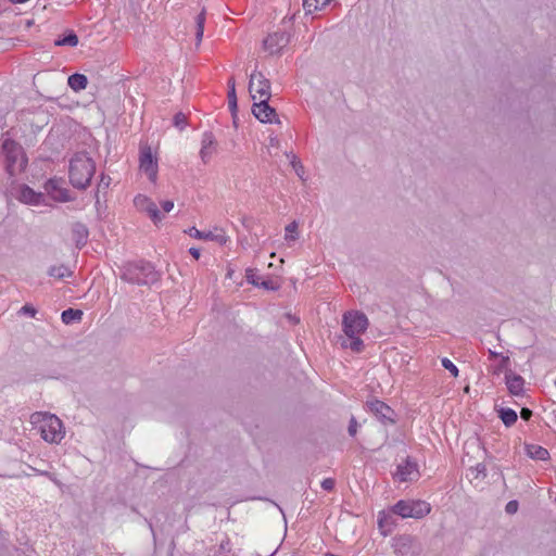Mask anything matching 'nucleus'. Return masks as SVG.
<instances>
[{
    "instance_id": "f257e3e1",
    "label": "nucleus",
    "mask_w": 556,
    "mask_h": 556,
    "mask_svg": "<svg viewBox=\"0 0 556 556\" xmlns=\"http://www.w3.org/2000/svg\"><path fill=\"white\" fill-rule=\"evenodd\" d=\"M29 421L38 429L41 439L50 444H59L65 437V428L62 420L48 412H35Z\"/></svg>"
},
{
    "instance_id": "f03ea898",
    "label": "nucleus",
    "mask_w": 556,
    "mask_h": 556,
    "mask_svg": "<svg viewBox=\"0 0 556 556\" xmlns=\"http://www.w3.org/2000/svg\"><path fill=\"white\" fill-rule=\"evenodd\" d=\"M96 172L93 160L86 153H76L70 162V181L77 189H86Z\"/></svg>"
},
{
    "instance_id": "7ed1b4c3",
    "label": "nucleus",
    "mask_w": 556,
    "mask_h": 556,
    "mask_svg": "<svg viewBox=\"0 0 556 556\" xmlns=\"http://www.w3.org/2000/svg\"><path fill=\"white\" fill-rule=\"evenodd\" d=\"M121 279L134 285H151L159 280V274L149 262H129L122 268Z\"/></svg>"
},
{
    "instance_id": "20e7f679",
    "label": "nucleus",
    "mask_w": 556,
    "mask_h": 556,
    "mask_svg": "<svg viewBox=\"0 0 556 556\" xmlns=\"http://www.w3.org/2000/svg\"><path fill=\"white\" fill-rule=\"evenodd\" d=\"M2 153L5 170L10 176H14L25 168L27 160L17 142L5 139L2 143Z\"/></svg>"
},
{
    "instance_id": "39448f33",
    "label": "nucleus",
    "mask_w": 556,
    "mask_h": 556,
    "mask_svg": "<svg viewBox=\"0 0 556 556\" xmlns=\"http://www.w3.org/2000/svg\"><path fill=\"white\" fill-rule=\"evenodd\" d=\"M392 513L402 518L420 519L427 516L430 510V504L425 501H399L392 507Z\"/></svg>"
},
{
    "instance_id": "423d86ee",
    "label": "nucleus",
    "mask_w": 556,
    "mask_h": 556,
    "mask_svg": "<svg viewBox=\"0 0 556 556\" xmlns=\"http://www.w3.org/2000/svg\"><path fill=\"white\" fill-rule=\"evenodd\" d=\"M368 325L367 316L358 311L346 312L342 318V328L346 337L361 336Z\"/></svg>"
},
{
    "instance_id": "0eeeda50",
    "label": "nucleus",
    "mask_w": 556,
    "mask_h": 556,
    "mask_svg": "<svg viewBox=\"0 0 556 556\" xmlns=\"http://www.w3.org/2000/svg\"><path fill=\"white\" fill-rule=\"evenodd\" d=\"M249 91L252 94V98L255 100L258 94V99H269L270 98V81L269 79L262 73L254 71L250 75L249 81Z\"/></svg>"
},
{
    "instance_id": "6e6552de",
    "label": "nucleus",
    "mask_w": 556,
    "mask_h": 556,
    "mask_svg": "<svg viewBox=\"0 0 556 556\" xmlns=\"http://www.w3.org/2000/svg\"><path fill=\"white\" fill-rule=\"evenodd\" d=\"M139 161L140 169L154 182L157 177V162L153 157L150 147H141Z\"/></svg>"
},
{
    "instance_id": "1a4fd4ad",
    "label": "nucleus",
    "mask_w": 556,
    "mask_h": 556,
    "mask_svg": "<svg viewBox=\"0 0 556 556\" xmlns=\"http://www.w3.org/2000/svg\"><path fill=\"white\" fill-rule=\"evenodd\" d=\"M134 204L139 211L146 212L154 224L162 220L163 216L161 215L156 204L150 198L138 194L134 199Z\"/></svg>"
},
{
    "instance_id": "9d476101",
    "label": "nucleus",
    "mask_w": 556,
    "mask_h": 556,
    "mask_svg": "<svg viewBox=\"0 0 556 556\" xmlns=\"http://www.w3.org/2000/svg\"><path fill=\"white\" fill-rule=\"evenodd\" d=\"M419 476L417 464L410 459V457H406V459L397 465L396 472L394 477L401 482L413 481L417 479Z\"/></svg>"
},
{
    "instance_id": "9b49d317",
    "label": "nucleus",
    "mask_w": 556,
    "mask_h": 556,
    "mask_svg": "<svg viewBox=\"0 0 556 556\" xmlns=\"http://www.w3.org/2000/svg\"><path fill=\"white\" fill-rule=\"evenodd\" d=\"M268 100L262 99L253 104L252 113L261 123H273L276 119V110L268 105Z\"/></svg>"
},
{
    "instance_id": "f8f14e48",
    "label": "nucleus",
    "mask_w": 556,
    "mask_h": 556,
    "mask_svg": "<svg viewBox=\"0 0 556 556\" xmlns=\"http://www.w3.org/2000/svg\"><path fill=\"white\" fill-rule=\"evenodd\" d=\"M367 406L369 407L370 412L374 413V415L382 422H394V410L384 402L379 400H371L367 402Z\"/></svg>"
},
{
    "instance_id": "ddd939ff",
    "label": "nucleus",
    "mask_w": 556,
    "mask_h": 556,
    "mask_svg": "<svg viewBox=\"0 0 556 556\" xmlns=\"http://www.w3.org/2000/svg\"><path fill=\"white\" fill-rule=\"evenodd\" d=\"M216 152V140L212 132H204L201 140L200 157L204 164L208 163Z\"/></svg>"
},
{
    "instance_id": "4468645a",
    "label": "nucleus",
    "mask_w": 556,
    "mask_h": 556,
    "mask_svg": "<svg viewBox=\"0 0 556 556\" xmlns=\"http://www.w3.org/2000/svg\"><path fill=\"white\" fill-rule=\"evenodd\" d=\"M505 383L508 392L514 396H521L525 392V379L513 370H506Z\"/></svg>"
},
{
    "instance_id": "2eb2a0df",
    "label": "nucleus",
    "mask_w": 556,
    "mask_h": 556,
    "mask_svg": "<svg viewBox=\"0 0 556 556\" xmlns=\"http://www.w3.org/2000/svg\"><path fill=\"white\" fill-rule=\"evenodd\" d=\"M45 191L53 199L59 202L70 201L68 191L58 187L55 180L50 179L45 184Z\"/></svg>"
},
{
    "instance_id": "dca6fc26",
    "label": "nucleus",
    "mask_w": 556,
    "mask_h": 556,
    "mask_svg": "<svg viewBox=\"0 0 556 556\" xmlns=\"http://www.w3.org/2000/svg\"><path fill=\"white\" fill-rule=\"evenodd\" d=\"M88 237L89 231L86 225L83 223H74L72 225V239L74 240L77 249H81L86 245Z\"/></svg>"
},
{
    "instance_id": "f3484780",
    "label": "nucleus",
    "mask_w": 556,
    "mask_h": 556,
    "mask_svg": "<svg viewBox=\"0 0 556 556\" xmlns=\"http://www.w3.org/2000/svg\"><path fill=\"white\" fill-rule=\"evenodd\" d=\"M188 235L197 238V239H204V240H212L216 241L219 244H225L227 242V237L223 231L215 233L213 231H200L195 227H191L188 231Z\"/></svg>"
},
{
    "instance_id": "a211bd4d",
    "label": "nucleus",
    "mask_w": 556,
    "mask_h": 556,
    "mask_svg": "<svg viewBox=\"0 0 556 556\" xmlns=\"http://www.w3.org/2000/svg\"><path fill=\"white\" fill-rule=\"evenodd\" d=\"M245 278L248 282L256 287H263L266 290H275L273 280L261 277L256 269L248 268L245 270Z\"/></svg>"
},
{
    "instance_id": "6ab92c4d",
    "label": "nucleus",
    "mask_w": 556,
    "mask_h": 556,
    "mask_svg": "<svg viewBox=\"0 0 556 556\" xmlns=\"http://www.w3.org/2000/svg\"><path fill=\"white\" fill-rule=\"evenodd\" d=\"M43 199H45L43 193H40V192L37 193L28 186H24L21 189L20 200L26 204L37 205V204H40L43 201Z\"/></svg>"
},
{
    "instance_id": "aec40b11",
    "label": "nucleus",
    "mask_w": 556,
    "mask_h": 556,
    "mask_svg": "<svg viewBox=\"0 0 556 556\" xmlns=\"http://www.w3.org/2000/svg\"><path fill=\"white\" fill-rule=\"evenodd\" d=\"M299 239V224L296 220L291 222L285 227L283 241L288 247H292Z\"/></svg>"
},
{
    "instance_id": "412c9836",
    "label": "nucleus",
    "mask_w": 556,
    "mask_h": 556,
    "mask_svg": "<svg viewBox=\"0 0 556 556\" xmlns=\"http://www.w3.org/2000/svg\"><path fill=\"white\" fill-rule=\"evenodd\" d=\"M527 455L532 459L547 460L549 458L548 451L540 445L526 444Z\"/></svg>"
},
{
    "instance_id": "4be33fe9",
    "label": "nucleus",
    "mask_w": 556,
    "mask_h": 556,
    "mask_svg": "<svg viewBox=\"0 0 556 556\" xmlns=\"http://www.w3.org/2000/svg\"><path fill=\"white\" fill-rule=\"evenodd\" d=\"M228 106L233 117V123L236 124V113L238 109L237 103V94H236V80L233 77H231L228 80Z\"/></svg>"
},
{
    "instance_id": "5701e85b",
    "label": "nucleus",
    "mask_w": 556,
    "mask_h": 556,
    "mask_svg": "<svg viewBox=\"0 0 556 556\" xmlns=\"http://www.w3.org/2000/svg\"><path fill=\"white\" fill-rule=\"evenodd\" d=\"M67 83L74 91H80L86 89L88 79L84 74L75 73L68 77Z\"/></svg>"
},
{
    "instance_id": "b1692460",
    "label": "nucleus",
    "mask_w": 556,
    "mask_h": 556,
    "mask_svg": "<svg viewBox=\"0 0 556 556\" xmlns=\"http://www.w3.org/2000/svg\"><path fill=\"white\" fill-rule=\"evenodd\" d=\"M341 346L343 349H351L353 352L359 353L364 349V342L359 336L346 337L342 340Z\"/></svg>"
},
{
    "instance_id": "393cba45",
    "label": "nucleus",
    "mask_w": 556,
    "mask_h": 556,
    "mask_svg": "<svg viewBox=\"0 0 556 556\" xmlns=\"http://www.w3.org/2000/svg\"><path fill=\"white\" fill-rule=\"evenodd\" d=\"M267 134V141L265 143V151L269 156H275L277 154V142H278V139H277V136L275 135V131L270 128H267L266 131Z\"/></svg>"
},
{
    "instance_id": "a878e982",
    "label": "nucleus",
    "mask_w": 556,
    "mask_h": 556,
    "mask_svg": "<svg viewBox=\"0 0 556 556\" xmlns=\"http://www.w3.org/2000/svg\"><path fill=\"white\" fill-rule=\"evenodd\" d=\"M394 526V519L392 515L380 514L378 517V527L381 530V533L386 536L392 531V527Z\"/></svg>"
},
{
    "instance_id": "bb28decb",
    "label": "nucleus",
    "mask_w": 556,
    "mask_h": 556,
    "mask_svg": "<svg viewBox=\"0 0 556 556\" xmlns=\"http://www.w3.org/2000/svg\"><path fill=\"white\" fill-rule=\"evenodd\" d=\"M498 417L506 427L513 426L517 421V413L511 408H500L497 410Z\"/></svg>"
},
{
    "instance_id": "cd10ccee",
    "label": "nucleus",
    "mask_w": 556,
    "mask_h": 556,
    "mask_svg": "<svg viewBox=\"0 0 556 556\" xmlns=\"http://www.w3.org/2000/svg\"><path fill=\"white\" fill-rule=\"evenodd\" d=\"M263 49L270 55H274L278 52V35L276 33L269 34L263 40Z\"/></svg>"
},
{
    "instance_id": "c85d7f7f",
    "label": "nucleus",
    "mask_w": 556,
    "mask_h": 556,
    "mask_svg": "<svg viewBox=\"0 0 556 556\" xmlns=\"http://www.w3.org/2000/svg\"><path fill=\"white\" fill-rule=\"evenodd\" d=\"M205 24V9H203L195 17V43L199 46L202 41Z\"/></svg>"
},
{
    "instance_id": "c756f323",
    "label": "nucleus",
    "mask_w": 556,
    "mask_h": 556,
    "mask_svg": "<svg viewBox=\"0 0 556 556\" xmlns=\"http://www.w3.org/2000/svg\"><path fill=\"white\" fill-rule=\"evenodd\" d=\"M286 156L288 159H290V165L292 166V168L294 169L295 174L298 175V177L302 180V181H305V169H304V166L302 165L301 161L298 159V156L295 154H293L292 152L288 153L286 152Z\"/></svg>"
},
{
    "instance_id": "7c9ffc66",
    "label": "nucleus",
    "mask_w": 556,
    "mask_h": 556,
    "mask_svg": "<svg viewBox=\"0 0 556 556\" xmlns=\"http://www.w3.org/2000/svg\"><path fill=\"white\" fill-rule=\"evenodd\" d=\"M83 317V312L80 309L67 308L62 312L61 318L62 321L66 325L72 324L74 321H79Z\"/></svg>"
},
{
    "instance_id": "2f4dec72",
    "label": "nucleus",
    "mask_w": 556,
    "mask_h": 556,
    "mask_svg": "<svg viewBox=\"0 0 556 556\" xmlns=\"http://www.w3.org/2000/svg\"><path fill=\"white\" fill-rule=\"evenodd\" d=\"M48 273H49V276L58 278V279H63V278L72 276V271L65 265L51 266Z\"/></svg>"
},
{
    "instance_id": "473e14b6",
    "label": "nucleus",
    "mask_w": 556,
    "mask_h": 556,
    "mask_svg": "<svg viewBox=\"0 0 556 556\" xmlns=\"http://www.w3.org/2000/svg\"><path fill=\"white\" fill-rule=\"evenodd\" d=\"M328 3L325 0H303V9L306 14H312L317 10H321Z\"/></svg>"
},
{
    "instance_id": "72a5a7b5",
    "label": "nucleus",
    "mask_w": 556,
    "mask_h": 556,
    "mask_svg": "<svg viewBox=\"0 0 556 556\" xmlns=\"http://www.w3.org/2000/svg\"><path fill=\"white\" fill-rule=\"evenodd\" d=\"M56 46L76 47L78 45V37L74 31H70L63 38L55 40Z\"/></svg>"
},
{
    "instance_id": "f704fd0d",
    "label": "nucleus",
    "mask_w": 556,
    "mask_h": 556,
    "mask_svg": "<svg viewBox=\"0 0 556 556\" xmlns=\"http://www.w3.org/2000/svg\"><path fill=\"white\" fill-rule=\"evenodd\" d=\"M441 363H442V366L446 370H448L454 377L458 376V372H459L458 368L455 366V364L452 361H450L448 358L444 357V358H442Z\"/></svg>"
},
{
    "instance_id": "c9c22d12",
    "label": "nucleus",
    "mask_w": 556,
    "mask_h": 556,
    "mask_svg": "<svg viewBox=\"0 0 556 556\" xmlns=\"http://www.w3.org/2000/svg\"><path fill=\"white\" fill-rule=\"evenodd\" d=\"M174 125L179 128V129H184L185 126L187 125V117L184 113L179 112L177 114H175L174 116Z\"/></svg>"
},
{
    "instance_id": "e433bc0d",
    "label": "nucleus",
    "mask_w": 556,
    "mask_h": 556,
    "mask_svg": "<svg viewBox=\"0 0 556 556\" xmlns=\"http://www.w3.org/2000/svg\"><path fill=\"white\" fill-rule=\"evenodd\" d=\"M293 35L290 31L285 30L283 33H280V52L282 51V48L289 43L292 42Z\"/></svg>"
},
{
    "instance_id": "4c0bfd02",
    "label": "nucleus",
    "mask_w": 556,
    "mask_h": 556,
    "mask_svg": "<svg viewBox=\"0 0 556 556\" xmlns=\"http://www.w3.org/2000/svg\"><path fill=\"white\" fill-rule=\"evenodd\" d=\"M283 317L287 320V323L291 326L299 325L300 320H301L299 315H296L295 313H291V312L285 313Z\"/></svg>"
},
{
    "instance_id": "58836bf2",
    "label": "nucleus",
    "mask_w": 556,
    "mask_h": 556,
    "mask_svg": "<svg viewBox=\"0 0 556 556\" xmlns=\"http://www.w3.org/2000/svg\"><path fill=\"white\" fill-rule=\"evenodd\" d=\"M20 314H23V315H28L30 317H35L36 314H37V309L30 305V304H25L18 312Z\"/></svg>"
},
{
    "instance_id": "ea45409f",
    "label": "nucleus",
    "mask_w": 556,
    "mask_h": 556,
    "mask_svg": "<svg viewBox=\"0 0 556 556\" xmlns=\"http://www.w3.org/2000/svg\"><path fill=\"white\" fill-rule=\"evenodd\" d=\"M518 507H519V503H518L516 500H511V501H509V502L506 504V506H505V511H506L508 515H514L515 513H517Z\"/></svg>"
},
{
    "instance_id": "a19ab883",
    "label": "nucleus",
    "mask_w": 556,
    "mask_h": 556,
    "mask_svg": "<svg viewBox=\"0 0 556 556\" xmlns=\"http://www.w3.org/2000/svg\"><path fill=\"white\" fill-rule=\"evenodd\" d=\"M412 538L408 535L399 539V551L403 553V549H407L410 545Z\"/></svg>"
},
{
    "instance_id": "79ce46f5",
    "label": "nucleus",
    "mask_w": 556,
    "mask_h": 556,
    "mask_svg": "<svg viewBox=\"0 0 556 556\" xmlns=\"http://www.w3.org/2000/svg\"><path fill=\"white\" fill-rule=\"evenodd\" d=\"M334 480L332 478H326L321 481V488L326 491H332L334 489Z\"/></svg>"
},
{
    "instance_id": "37998d69",
    "label": "nucleus",
    "mask_w": 556,
    "mask_h": 556,
    "mask_svg": "<svg viewBox=\"0 0 556 556\" xmlns=\"http://www.w3.org/2000/svg\"><path fill=\"white\" fill-rule=\"evenodd\" d=\"M508 365H509V357L508 356H501V362L497 366V371L500 370H504L506 372V370H510L508 368Z\"/></svg>"
},
{
    "instance_id": "c03bdc74",
    "label": "nucleus",
    "mask_w": 556,
    "mask_h": 556,
    "mask_svg": "<svg viewBox=\"0 0 556 556\" xmlns=\"http://www.w3.org/2000/svg\"><path fill=\"white\" fill-rule=\"evenodd\" d=\"M348 432L352 437H354L357 432V421L354 417H352L350 420Z\"/></svg>"
},
{
    "instance_id": "a18cd8bd",
    "label": "nucleus",
    "mask_w": 556,
    "mask_h": 556,
    "mask_svg": "<svg viewBox=\"0 0 556 556\" xmlns=\"http://www.w3.org/2000/svg\"><path fill=\"white\" fill-rule=\"evenodd\" d=\"M533 413L530 408L523 407L520 412V417L523 420H529L532 417Z\"/></svg>"
},
{
    "instance_id": "49530a36",
    "label": "nucleus",
    "mask_w": 556,
    "mask_h": 556,
    "mask_svg": "<svg viewBox=\"0 0 556 556\" xmlns=\"http://www.w3.org/2000/svg\"><path fill=\"white\" fill-rule=\"evenodd\" d=\"M161 206H162V208H163V211H164V212L168 213V212H170V211L173 210V207H174V202H173V201H169V200H167V201H163V202L161 203Z\"/></svg>"
},
{
    "instance_id": "de8ad7c7",
    "label": "nucleus",
    "mask_w": 556,
    "mask_h": 556,
    "mask_svg": "<svg viewBox=\"0 0 556 556\" xmlns=\"http://www.w3.org/2000/svg\"><path fill=\"white\" fill-rule=\"evenodd\" d=\"M475 470L477 471V476H476V477H478L480 473H482V475H483V477H485V476H486V473H485V465H483V464H478V465L475 467Z\"/></svg>"
},
{
    "instance_id": "09e8293b",
    "label": "nucleus",
    "mask_w": 556,
    "mask_h": 556,
    "mask_svg": "<svg viewBox=\"0 0 556 556\" xmlns=\"http://www.w3.org/2000/svg\"><path fill=\"white\" fill-rule=\"evenodd\" d=\"M109 184H110V178L102 176L98 188H101V187L106 188V187H109Z\"/></svg>"
},
{
    "instance_id": "8fccbe9b",
    "label": "nucleus",
    "mask_w": 556,
    "mask_h": 556,
    "mask_svg": "<svg viewBox=\"0 0 556 556\" xmlns=\"http://www.w3.org/2000/svg\"><path fill=\"white\" fill-rule=\"evenodd\" d=\"M189 253L195 258L198 260L200 257V250L197 249V248H190L189 249Z\"/></svg>"
},
{
    "instance_id": "3c124183",
    "label": "nucleus",
    "mask_w": 556,
    "mask_h": 556,
    "mask_svg": "<svg viewBox=\"0 0 556 556\" xmlns=\"http://www.w3.org/2000/svg\"><path fill=\"white\" fill-rule=\"evenodd\" d=\"M489 355H490V358H497V357L503 356L502 354L494 352L492 350L489 351Z\"/></svg>"
},
{
    "instance_id": "603ef678",
    "label": "nucleus",
    "mask_w": 556,
    "mask_h": 556,
    "mask_svg": "<svg viewBox=\"0 0 556 556\" xmlns=\"http://www.w3.org/2000/svg\"><path fill=\"white\" fill-rule=\"evenodd\" d=\"M465 392H469V386L464 389Z\"/></svg>"
},
{
    "instance_id": "864d4df0",
    "label": "nucleus",
    "mask_w": 556,
    "mask_h": 556,
    "mask_svg": "<svg viewBox=\"0 0 556 556\" xmlns=\"http://www.w3.org/2000/svg\"><path fill=\"white\" fill-rule=\"evenodd\" d=\"M279 263H280V265H282L285 263L283 258H280Z\"/></svg>"
},
{
    "instance_id": "5fc2aeb1",
    "label": "nucleus",
    "mask_w": 556,
    "mask_h": 556,
    "mask_svg": "<svg viewBox=\"0 0 556 556\" xmlns=\"http://www.w3.org/2000/svg\"><path fill=\"white\" fill-rule=\"evenodd\" d=\"M279 513H280V514H283V511H282V509H281V508L279 509ZM282 516H285V515H282ZM283 519L286 520V517H283Z\"/></svg>"
},
{
    "instance_id": "6e6d98bb",
    "label": "nucleus",
    "mask_w": 556,
    "mask_h": 556,
    "mask_svg": "<svg viewBox=\"0 0 556 556\" xmlns=\"http://www.w3.org/2000/svg\"><path fill=\"white\" fill-rule=\"evenodd\" d=\"M326 2H331L332 0H325Z\"/></svg>"
}]
</instances>
